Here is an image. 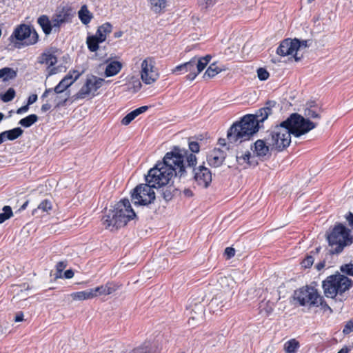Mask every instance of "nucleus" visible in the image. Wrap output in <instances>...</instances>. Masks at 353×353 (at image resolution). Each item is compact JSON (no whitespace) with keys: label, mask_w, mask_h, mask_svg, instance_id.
<instances>
[{"label":"nucleus","mask_w":353,"mask_h":353,"mask_svg":"<svg viewBox=\"0 0 353 353\" xmlns=\"http://www.w3.org/2000/svg\"><path fill=\"white\" fill-rule=\"evenodd\" d=\"M346 219L349 223V225L353 228V214L349 212V214L346 216Z\"/></svg>","instance_id":"obj_59"},{"label":"nucleus","mask_w":353,"mask_h":353,"mask_svg":"<svg viewBox=\"0 0 353 353\" xmlns=\"http://www.w3.org/2000/svg\"><path fill=\"white\" fill-rule=\"evenodd\" d=\"M211 59L212 56L210 54L200 58L194 57L190 61L176 66L172 69V72L176 74L188 72L186 79L193 81L205 68Z\"/></svg>","instance_id":"obj_9"},{"label":"nucleus","mask_w":353,"mask_h":353,"mask_svg":"<svg viewBox=\"0 0 353 353\" xmlns=\"http://www.w3.org/2000/svg\"><path fill=\"white\" fill-rule=\"evenodd\" d=\"M353 331V323L351 322H349L346 324L343 329V333L344 334H349L350 332Z\"/></svg>","instance_id":"obj_54"},{"label":"nucleus","mask_w":353,"mask_h":353,"mask_svg":"<svg viewBox=\"0 0 353 353\" xmlns=\"http://www.w3.org/2000/svg\"><path fill=\"white\" fill-rule=\"evenodd\" d=\"M316 125V123L297 113H293L285 121L272 128L265 140L271 146V150L281 152L290 145L291 134L299 137L315 128Z\"/></svg>","instance_id":"obj_2"},{"label":"nucleus","mask_w":353,"mask_h":353,"mask_svg":"<svg viewBox=\"0 0 353 353\" xmlns=\"http://www.w3.org/2000/svg\"><path fill=\"white\" fill-rule=\"evenodd\" d=\"M162 196L166 201H170L174 195L175 189L172 186L162 187Z\"/></svg>","instance_id":"obj_38"},{"label":"nucleus","mask_w":353,"mask_h":353,"mask_svg":"<svg viewBox=\"0 0 353 353\" xmlns=\"http://www.w3.org/2000/svg\"><path fill=\"white\" fill-rule=\"evenodd\" d=\"M15 90L10 88L5 94H0V99L5 103L11 101L15 97Z\"/></svg>","instance_id":"obj_40"},{"label":"nucleus","mask_w":353,"mask_h":353,"mask_svg":"<svg viewBox=\"0 0 353 353\" xmlns=\"http://www.w3.org/2000/svg\"><path fill=\"white\" fill-rule=\"evenodd\" d=\"M74 276V272L72 270H67L64 272V277L65 279H72Z\"/></svg>","instance_id":"obj_56"},{"label":"nucleus","mask_w":353,"mask_h":353,"mask_svg":"<svg viewBox=\"0 0 353 353\" xmlns=\"http://www.w3.org/2000/svg\"><path fill=\"white\" fill-rule=\"evenodd\" d=\"M101 43L102 41H99V39L95 34L88 36L86 39L88 48L92 52H97L99 50V44Z\"/></svg>","instance_id":"obj_34"},{"label":"nucleus","mask_w":353,"mask_h":353,"mask_svg":"<svg viewBox=\"0 0 353 353\" xmlns=\"http://www.w3.org/2000/svg\"><path fill=\"white\" fill-rule=\"evenodd\" d=\"M236 159L238 164L243 168H247L250 166H255L258 163L255 160V157L252 156L249 151H246L244 153L238 152Z\"/></svg>","instance_id":"obj_20"},{"label":"nucleus","mask_w":353,"mask_h":353,"mask_svg":"<svg viewBox=\"0 0 353 353\" xmlns=\"http://www.w3.org/2000/svg\"><path fill=\"white\" fill-rule=\"evenodd\" d=\"M1 133L5 140L8 139L10 141H13L22 134L23 130H21L20 128H16L10 130L2 132Z\"/></svg>","instance_id":"obj_33"},{"label":"nucleus","mask_w":353,"mask_h":353,"mask_svg":"<svg viewBox=\"0 0 353 353\" xmlns=\"http://www.w3.org/2000/svg\"><path fill=\"white\" fill-rule=\"evenodd\" d=\"M194 178L198 185L207 188L212 181V173L208 168L200 165L194 169Z\"/></svg>","instance_id":"obj_18"},{"label":"nucleus","mask_w":353,"mask_h":353,"mask_svg":"<svg viewBox=\"0 0 353 353\" xmlns=\"http://www.w3.org/2000/svg\"><path fill=\"white\" fill-rule=\"evenodd\" d=\"M131 114L133 115V117H134V119L138 116L140 114H141L140 112V111L138 110V108H137L136 110H133L131 112Z\"/></svg>","instance_id":"obj_64"},{"label":"nucleus","mask_w":353,"mask_h":353,"mask_svg":"<svg viewBox=\"0 0 353 353\" xmlns=\"http://www.w3.org/2000/svg\"><path fill=\"white\" fill-rule=\"evenodd\" d=\"M50 104H48V103L43 104V105H42V106H41V110H42L43 112H46V111H48V110H50Z\"/></svg>","instance_id":"obj_62"},{"label":"nucleus","mask_w":353,"mask_h":353,"mask_svg":"<svg viewBox=\"0 0 353 353\" xmlns=\"http://www.w3.org/2000/svg\"><path fill=\"white\" fill-rule=\"evenodd\" d=\"M274 303L270 301L263 300L259 306V313L268 316L274 310Z\"/></svg>","instance_id":"obj_30"},{"label":"nucleus","mask_w":353,"mask_h":353,"mask_svg":"<svg viewBox=\"0 0 353 353\" xmlns=\"http://www.w3.org/2000/svg\"><path fill=\"white\" fill-rule=\"evenodd\" d=\"M183 194H184L186 196H188V197L192 196V194H192V192L190 190H189V189H185V190H184V191H183Z\"/></svg>","instance_id":"obj_63"},{"label":"nucleus","mask_w":353,"mask_h":353,"mask_svg":"<svg viewBox=\"0 0 353 353\" xmlns=\"http://www.w3.org/2000/svg\"><path fill=\"white\" fill-rule=\"evenodd\" d=\"M13 213L11 208L6 205L3 208V212L0 213V224L12 216Z\"/></svg>","instance_id":"obj_39"},{"label":"nucleus","mask_w":353,"mask_h":353,"mask_svg":"<svg viewBox=\"0 0 353 353\" xmlns=\"http://www.w3.org/2000/svg\"><path fill=\"white\" fill-rule=\"evenodd\" d=\"M154 188L148 183L137 185L132 193V200L135 205H147L155 200Z\"/></svg>","instance_id":"obj_10"},{"label":"nucleus","mask_w":353,"mask_h":353,"mask_svg":"<svg viewBox=\"0 0 353 353\" xmlns=\"http://www.w3.org/2000/svg\"><path fill=\"white\" fill-rule=\"evenodd\" d=\"M67 264L64 261L59 262L56 265L57 271L59 274H61L63 270L66 268Z\"/></svg>","instance_id":"obj_52"},{"label":"nucleus","mask_w":353,"mask_h":353,"mask_svg":"<svg viewBox=\"0 0 353 353\" xmlns=\"http://www.w3.org/2000/svg\"><path fill=\"white\" fill-rule=\"evenodd\" d=\"M38 120V117L36 114H30L28 117L21 119L19 121V124L25 128H29L34 123H36Z\"/></svg>","instance_id":"obj_37"},{"label":"nucleus","mask_w":353,"mask_h":353,"mask_svg":"<svg viewBox=\"0 0 353 353\" xmlns=\"http://www.w3.org/2000/svg\"><path fill=\"white\" fill-rule=\"evenodd\" d=\"M52 94V95H53V97H53V98H54V101L56 102L57 105H59L60 102H59V101H57V99L58 97L56 95L57 94H55V93L54 92V88H53V89H52V88H48V89H46V90H45V92L43 93V94H42V96H41V98H43H43H46V97H48L49 96V94Z\"/></svg>","instance_id":"obj_48"},{"label":"nucleus","mask_w":353,"mask_h":353,"mask_svg":"<svg viewBox=\"0 0 353 353\" xmlns=\"http://www.w3.org/2000/svg\"><path fill=\"white\" fill-rule=\"evenodd\" d=\"M23 320V314L21 312H18L15 317H14V321L15 322H21Z\"/></svg>","instance_id":"obj_57"},{"label":"nucleus","mask_w":353,"mask_h":353,"mask_svg":"<svg viewBox=\"0 0 353 353\" xmlns=\"http://www.w3.org/2000/svg\"><path fill=\"white\" fill-rule=\"evenodd\" d=\"M82 72L78 70H71L54 88L55 94L63 93L68 88L72 85L81 75Z\"/></svg>","instance_id":"obj_17"},{"label":"nucleus","mask_w":353,"mask_h":353,"mask_svg":"<svg viewBox=\"0 0 353 353\" xmlns=\"http://www.w3.org/2000/svg\"><path fill=\"white\" fill-rule=\"evenodd\" d=\"M352 285V281L347 276L336 274L330 275L323 281L322 288L327 298L334 299L337 294H342Z\"/></svg>","instance_id":"obj_7"},{"label":"nucleus","mask_w":353,"mask_h":353,"mask_svg":"<svg viewBox=\"0 0 353 353\" xmlns=\"http://www.w3.org/2000/svg\"><path fill=\"white\" fill-rule=\"evenodd\" d=\"M133 353H157L155 345L149 342L133 350Z\"/></svg>","instance_id":"obj_31"},{"label":"nucleus","mask_w":353,"mask_h":353,"mask_svg":"<svg viewBox=\"0 0 353 353\" xmlns=\"http://www.w3.org/2000/svg\"><path fill=\"white\" fill-rule=\"evenodd\" d=\"M294 299L300 305L308 307H319L321 305L324 309L332 311L330 307L324 303L323 296L319 293L317 289L311 286H305L296 290Z\"/></svg>","instance_id":"obj_8"},{"label":"nucleus","mask_w":353,"mask_h":353,"mask_svg":"<svg viewBox=\"0 0 353 353\" xmlns=\"http://www.w3.org/2000/svg\"><path fill=\"white\" fill-rule=\"evenodd\" d=\"M269 72L264 68H260L257 70L258 78L261 81H265L269 77Z\"/></svg>","instance_id":"obj_46"},{"label":"nucleus","mask_w":353,"mask_h":353,"mask_svg":"<svg viewBox=\"0 0 353 353\" xmlns=\"http://www.w3.org/2000/svg\"><path fill=\"white\" fill-rule=\"evenodd\" d=\"M300 51V44L297 39H284L276 50V53L280 56H292L296 61L301 59V56H298V52Z\"/></svg>","instance_id":"obj_13"},{"label":"nucleus","mask_w":353,"mask_h":353,"mask_svg":"<svg viewBox=\"0 0 353 353\" xmlns=\"http://www.w3.org/2000/svg\"><path fill=\"white\" fill-rule=\"evenodd\" d=\"M135 217L136 214L129 200L124 199L115 204L113 210H110L102 218V222L105 228L112 230L125 225L129 221Z\"/></svg>","instance_id":"obj_4"},{"label":"nucleus","mask_w":353,"mask_h":353,"mask_svg":"<svg viewBox=\"0 0 353 353\" xmlns=\"http://www.w3.org/2000/svg\"><path fill=\"white\" fill-rule=\"evenodd\" d=\"M196 307H197L198 312H195L196 316H194V315L191 316L190 317V319L188 321L189 324L192 325H194V323H192L191 321H193L194 320H199L200 319H201L202 314L203 312V307L201 305H197Z\"/></svg>","instance_id":"obj_44"},{"label":"nucleus","mask_w":353,"mask_h":353,"mask_svg":"<svg viewBox=\"0 0 353 353\" xmlns=\"http://www.w3.org/2000/svg\"><path fill=\"white\" fill-rule=\"evenodd\" d=\"M134 119V117L131 114V112L128 113L125 117H124L121 123L122 125H128L130 124L133 120Z\"/></svg>","instance_id":"obj_50"},{"label":"nucleus","mask_w":353,"mask_h":353,"mask_svg":"<svg viewBox=\"0 0 353 353\" xmlns=\"http://www.w3.org/2000/svg\"><path fill=\"white\" fill-rule=\"evenodd\" d=\"M185 161L188 166L192 167L196 163V157L187 150L175 147L172 151L166 153L162 162H158L148 171L145 176L146 183L154 188L165 186L174 174L180 177L184 175Z\"/></svg>","instance_id":"obj_1"},{"label":"nucleus","mask_w":353,"mask_h":353,"mask_svg":"<svg viewBox=\"0 0 353 353\" xmlns=\"http://www.w3.org/2000/svg\"><path fill=\"white\" fill-rule=\"evenodd\" d=\"M308 42H309V40H303L301 41L300 40H299V43L300 44V50L303 48H306L307 47H308L309 46Z\"/></svg>","instance_id":"obj_58"},{"label":"nucleus","mask_w":353,"mask_h":353,"mask_svg":"<svg viewBox=\"0 0 353 353\" xmlns=\"http://www.w3.org/2000/svg\"><path fill=\"white\" fill-rule=\"evenodd\" d=\"M254 153L258 157L262 158L265 157L269 154L270 148H271V146L267 143V141L259 139L257 140L254 144Z\"/></svg>","instance_id":"obj_22"},{"label":"nucleus","mask_w":353,"mask_h":353,"mask_svg":"<svg viewBox=\"0 0 353 353\" xmlns=\"http://www.w3.org/2000/svg\"><path fill=\"white\" fill-rule=\"evenodd\" d=\"M189 148L192 152H199V145L196 141H190L189 143Z\"/></svg>","instance_id":"obj_51"},{"label":"nucleus","mask_w":353,"mask_h":353,"mask_svg":"<svg viewBox=\"0 0 353 353\" xmlns=\"http://www.w3.org/2000/svg\"><path fill=\"white\" fill-rule=\"evenodd\" d=\"M225 254L230 259V258H231V257L234 256V254H235V250L233 248L228 247L225 250Z\"/></svg>","instance_id":"obj_53"},{"label":"nucleus","mask_w":353,"mask_h":353,"mask_svg":"<svg viewBox=\"0 0 353 353\" xmlns=\"http://www.w3.org/2000/svg\"><path fill=\"white\" fill-rule=\"evenodd\" d=\"M219 283L221 288V292H228V296H232L234 292L231 291L236 285V282L232 276L221 277L219 280Z\"/></svg>","instance_id":"obj_23"},{"label":"nucleus","mask_w":353,"mask_h":353,"mask_svg":"<svg viewBox=\"0 0 353 353\" xmlns=\"http://www.w3.org/2000/svg\"><path fill=\"white\" fill-rule=\"evenodd\" d=\"M29 106L28 105H26L24 106L21 107L17 110V114H22L26 112L28 110Z\"/></svg>","instance_id":"obj_60"},{"label":"nucleus","mask_w":353,"mask_h":353,"mask_svg":"<svg viewBox=\"0 0 353 353\" xmlns=\"http://www.w3.org/2000/svg\"><path fill=\"white\" fill-rule=\"evenodd\" d=\"M314 261V260L312 256H307L305 259L302 261V265L305 268H308L312 265Z\"/></svg>","instance_id":"obj_49"},{"label":"nucleus","mask_w":353,"mask_h":353,"mask_svg":"<svg viewBox=\"0 0 353 353\" xmlns=\"http://www.w3.org/2000/svg\"><path fill=\"white\" fill-rule=\"evenodd\" d=\"M329 246L331 248L330 253L332 254L341 253L344 248L350 245L353 242V236L350 229L343 224L336 225L327 235Z\"/></svg>","instance_id":"obj_5"},{"label":"nucleus","mask_w":353,"mask_h":353,"mask_svg":"<svg viewBox=\"0 0 353 353\" xmlns=\"http://www.w3.org/2000/svg\"><path fill=\"white\" fill-rule=\"evenodd\" d=\"M17 77V71L8 67L0 69V79H3L4 81H7L14 79Z\"/></svg>","instance_id":"obj_32"},{"label":"nucleus","mask_w":353,"mask_h":353,"mask_svg":"<svg viewBox=\"0 0 353 353\" xmlns=\"http://www.w3.org/2000/svg\"><path fill=\"white\" fill-rule=\"evenodd\" d=\"M305 115L308 118L319 119L320 118L318 108L315 106H310L305 110Z\"/></svg>","instance_id":"obj_41"},{"label":"nucleus","mask_w":353,"mask_h":353,"mask_svg":"<svg viewBox=\"0 0 353 353\" xmlns=\"http://www.w3.org/2000/svg\"><path fill=\"white\" fill-rule=\"evenodd\" d=\"M70 296L73 301H84L94 299V294L91 288L84 291L73 292L70 294Z\"/></svg>","instance_id":"obj_25"},{"label":"nucleus","mask_w":353,"mask_h":353,"mask_svg":"<svg viewBox=\"0 0 353 353\" xmlns=\"http://www.w3.org/2000/svg\"><path fill=\"white\" fill-rule=\"evenodd\" d=\"M155 64L154 59L150 57L144 59L141 63V79L147 85L154 83L159 77L158 69Z\"/></svg>","instance_id":"obj_11"},{"label":"nucleus","mask_w":353,"mask_h":353,"mask_svg":"<svg viewBox=\"0 0 353 353\" xmlns=\"http://www.w3.org/2000/svg\"><path fill=\"white\" fill-rule=\"evenodd\" d=\"M300 347V343L296 339L287 341L283 345L285 353H296Z\"/></svg>","instance_id":"obj_29"},{"label":"nucleus","mask_w":353,"mask_h":353,"mask_svg":"<svg viewBox=\"0 0 353 353\" xmlns=\"http://www.w3.org/2000/svg\"><path fill=\"white\" fill-rule=\"evenodd\" d=\"M275 101L267 102L265 107L259 109L255 114L244 116L239 122L234 123L229 129L227 138L230 143L242 142L250 139L256 133L263 123L272 114V108L276 105Z\"/></svg>","instance_id":"obj_3"},{"label":"nucleus","mask_w":353,"mask_h":353,"mask_svg":"<svg viewBox=\"0 0 353 353\" xmlns=\"http://www.w3.org/2000/svg\"><path fill=\"white\" fill-rule=\"evenodd\" d=\"M224 69L221 68L216 65L215 63H212L206 70L203 74V78L208 77L212 78L216 74L222 72Z\"/></svg>","instance_id":"obj_36"},{"label":"nucleus","mask_w":353,"mask_h":353,"mask_svg":"<svg viewBox=\"0 0 353 353\" xmlns=\"http://www.w3.org/2000/svg\"><path fill=\"white\" fill-rule=\"evenodd\" d=\"M119 286L114 283L108 282L105 285L92 288L94 294V298L98 296L109 295L116 292Z\"/></svg>","instance_id":"obj_21"},{"label":"nucleus","mask_w":353,"mask_h":353,"mask_svg":"<svg viewBox=\"0 0 353 353\" xmlns=\"http://www.w3.org/2000/svg\"><path fill=\"white\" fill-rule=\"evenodd\" d=\"M340 270L343 273L350 276L353 275V264L352 263L341 265Z\"/></svg>","instance_id":"obj_47"},{"label":"nucleus","mask_w":353,"mask_h":353,"mask_svg":"<svg viewBox=\"0 0 353 353\" xmlns=\"http://www.w3.org/2000/svg\"><path fill=\"white\" fill-rule=\"evenodd\" d=\"M38 62L48 66V75H52L57 72V68L53 67L57 63V57L53 50H48L43 52L39 56Z\"/></svg>","instance_id":"obj_16"},{"label":"nucleus","mask_w":353,"mask_h":353,"mask_svg":"<svg viewBox=\"0 0 353 353\" xmlns=\"http://www.w3.org/2000/svg\"><path fill=\"white\" fill-rule=\"evenodd\" d=\"M51 19L54 32H59L61 26L71 21V10L66 8H61L57 10Z\"/></svg>","instance_id":"obj_14"},{"label":"nucleus","mask_w":353,"mask_h":353,"mask_svg":"<svg viewBox=\"0 0 353 353\" xmlns=\"http://www.w3.org/2000/svg\"><path fill=\"white\" fill-rule=\"evenodd\" d=\"M198 4L199 7L201 8V9H207L210 6H212L215 2L216 0H197Z\"/></svg>","instance_id":"obj_45"},{"label":"nucleus","mask_w":353,"mask_h":353,"mask_svg":"<svg viewBox=\"0 0 353 353\" xmlns=\"http://www.w3.org/2000/svg\"><path fill=\"white\" fill-rule=\"evenodd\" d=\"M37 23L41 26L46 35H49L52 31H54L52 19H50L48 16L41 15L38 18Z\"/></svg>","instance_id":"obj_24"},{"label":"nucleus","mask_w":353,"mask_h":353,"mask_svg":"<svg viewBox=\"0 0 353 353\" xmlns=\"http://www.w3.org/2000/svg\"><path fill=\"white\" fill-rule=\"evenodd\" d=\"M210 307L214 312L229 309L232 307L231 296H226L223 292L218 293L210 301Z\"/></svg>","instance_id":"obj_15"},{"label":"nucleus","mask_w":353,"mask_h":353,"mask_svg":"<svg viewBox=\"0 0 353 353\" xmlns=\"http://www.w3.org/2000/svg\"><path fill=\"white\" fill-rule=\"evenodd\" d=\"M225 156L224 151L215 148L208 154L207 161L210 166L218 168L223 164Z\"/></svg>","instance_id":"obj_19"},{"label":"nucleus","mask_w":353,"mask_h":353,"mask_svg":"<svg viewBox=\"0 0 353 353\" xmlns=\"http://www.w3.org/2000/svg\"><path fill=\"white\" fill-rule=\"evenodd\" d=\"M37 100V95L32 94L28 97L27 105H31V104L34 103V102H36Z\"/></svg>","instance_id":"obj_55"},{"label":"nucleus","mask_w":353,"mask_h":353,"mask_svg":"<svg viewBox=\"0 0 353 353\" xmlns=\"http://www.w3.org/2000/svg\"><path fill=\"white\" fill-rule=\"evenodd\" d=\"M325 261H321V262H320V263L316 264V268L318 270H321L325 267Z\"/></svg>","instance_id":"obj_61"},{"label":"nucleus","mask_w":353,"mask_h":353,"mask_svg":"<svg viewBox=\"0 0 353 353\" xmlns=\"http://www.w3.org/2000/svg\"><path fill=\"white\" fill-rule=\"evenodd\" d=\"M122 63L118 61H112L109 63L105 70L106 77H112L117 74L122 68Z\"/></svg>","instance_id":"obj_27"},{"label":"nucleus","mask_w":353,"mask_h":353,"mask_svg":"<svg viewBox=\"0 0 353 353\" xmlns=\"http://www.w3.org/2000/svg\"><path fill=\"white\" fill-rule=\"evenodd\" d=\"M112 30V26L111 23L107 22L100 26L95 35L99 39V41H105L107 36L111 33Z\"/></svg>","instance_id":"obj_26"},{"label":"nucleus","mask_w":353,"mask_h":353,"mask_svg":"<svg viewBox=\"0 0 353 353\" xmlns=\"http://www.w3.org/2000/svg\"><path fill=\"white\" fill-rule=\"evenodd\" d=\"M78 17L81 23L84 25H88L93 18L92 14L89 11L86 5H83L81 7V9L78 12Z\"/></svg>","instance_id":"obj_28"},{"label":"nucleus","mask_w":353,"mask_h":353,"mask_svg":"<svg viewBox=\"0 0 353 353\" xmlns=\"http://www.w3.org/2000/svg\"><path fill=\"white\" fill-rule=\"evenodd\" d=\"M105 82L102 78L96 76H91L87 78L84 85L77 93V99H85L86 97L95 96V92L99 89Z\"/></svg>","instance_id":"obj_12"},{"label":"nucleus","mask_w":353,"mask_h":353,"mask_svg":"<svg viewBox=\"0 0 353 353\" xmlns=\"http://www.w3.org/2000/svg\"><path fill=\"white\" fill-rule=\"evenodd\" d=\"M52 209V203L48 200L43 201L39 205L36 210H41L42 212H48Z\"/></svg>","instance_id":"obj_43"},{"label":"nucleus","mask_w":353,"mask_h":353,"mask_svg":"<svg viewBox=\"0 0 353 353\" xmlns=\"http://www.w3.org/2000/svg\"><path fill=\"white\" fill-rule=\"evenodd\" d=\"M150 8L156 13L160 12L166 6L167 0H148Z\"/></svg>","instance_id":"obj_35"},{"label":"nucleus","mask_w":353,"mask_h":353,"mask_svg":"<svg viewBox=\"0 0 353 353\" xmlns=\"http://www.w3.org/2000/svg\"><path fill=\"white\" fill-rule=\"evenodd\" d=\"M9 39L16 48L20 49L36 44L39 34L33 27L23 23L14 28Z\"/></svg>","instance_id":"obj_6"},{"label":"nucleus","mask_w":353,"mask_h":353,"mask_svg":"<svg viewBox=\"0 0 353 353\" xmlns=\"http://www.w3.org/2000/svg\"><path fill=\"white\" fill-rule=\"evenodd\" d=\"M141 86L142 85L139 79L132 78V81L130 82L129 90H132L133 92H137L141 88Z\"/></svg>","instance_id":"obj_42"}]
</instances>
